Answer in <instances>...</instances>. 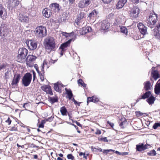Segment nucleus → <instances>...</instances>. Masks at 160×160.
Segmentation results:
<instances>
[{"label": "nucleus", "mask_w": 160, "mask_h": 160, "mask_svg": "<svg viewBox=\"0 0 160 160\" xmlns=\"http://www.w3.org/2000/svg\"><path fill=\"white\" fill-rule=\"evenodd\" d=\"M143 85L144 86V88L145 90L148 91L151 89V83L149 81H148L145 82Z\"/></svg>", "instance_id": "24"}, {"label": "nucleus", "mask_w": 160, "mask_h": 160, "mask_svg": "<svg viewBox=\"0 0 160 160\" xmlns=\"http://www.w3.org/2000/svg\"><path fill=\"white\" fill-rule=\"evenodd\" d=\"M26 43L28 49L31 50L35 49L37 47V42L36 41L33 40H27Z\"/></svg>", "instance_id": "5"}, {"label": "nucleus", "mask_w": 160, "mask_h": 160, "mask_svg": "<svg viewBox=\"0 0 160 160\" xmlns=\"http://www.w3.org/2000/svg\"><path fill=\"white\" fill-rule=\"evenodd\" d=\"M120 30L122 32L125 34L127 35L128 33V30L124 26H122L120 28Z\"/></svg>", "instance_id": "34"}, {"label": "nucleus", "mask_w": 160, "mask_h": 160, "mask_svg": "<svg viewBox=\"0 0 160 160\" xmlns=\"http://www.w3.org/2000/svg\"><path fill=\"white\" fill-rule=\"evenodd\" d=\"M45 123V122L44 120H42L41 123L39 125V128H43L44 126V124Z\"/></svg>", "instance_id": "45"}, {"label": "nucleus", "mask_w": 160, "mask_h": 160, "mask_svg": "<svg viewBox=\"0 0 160 160\" xmlns=\"http://www.w3.org/2000/svg\"><path fill=\"white\" fill-rule=\"evenodd\" d=\"M67 157L68 159H70L72 160H73L74 159V157L71 154H68L67 156Z\"/></svg>", "instance_id": "46"}, {"label": "nucleus", "mask_w": 160, "mask_h": 160, "mask_svg": "<svg viewBox=\"0 0 160 160\" xmlns=\"http://www.w3.org/2000/svg\"><path fill=\"white\" fill-rule=\"evenodd\" d=\"M69 4H73L75 2V0H68Z\"/></svg>", "instance_id": "58"}, {"label": "nucleus", "mask_w": 160, "mask_h": 160, "mask_svg": "<svg viewBox=\"0 0 160 160\" xmlns=\"http://www.w3.org/2000/svg\"><path fill=\"white\" fill-rule=\"evenodd\" d=\"M105 3H108L110 2L112 0H102Z\"/></svg>", "instance_id": "52"}, {"label": "nucleus", "mask_w": 160, "mask_h": 160, "mask_svg": "<svg viewBox=\"0 0 160 160\" xmlns=\"http://www.w3.org/2000/svg\"><path fill=\"white\" fill-rule=\"evenodd\" d=\"M42 13L44 17L46 18H48L51 16L52 12L50 9L46 8L43 9Z\"/></svg>", "instance_id": "14"}, {"label": "nucleus", "mask_w": 160, "mask_h": 160, "mask_svg": "<svg viewBox=\"0 0 160 160\" xmlns=\"http://www.w3.org/2000/svg\"><path fill=\"white\" fill-rule=\"evenodd\" d=\"M5 65L4 64H2L0 65V70H1L5 67Z\"/></svg>", "instance_id": "57"}, {"label": "nucleus", "mask_w": 160, "mask_h": 160, "mask_svg": "<svg viewBox=\"0 0 160 160\" xmlns=\"http://www.w3.org/2000/svg\"><path fill=\"white\" fill-rule=\"evenodd\" d=\"M60 111L62 115L65 116L66 115L67 111L65 107H62L61 108Z\"/></svg>", "instance_id": "32"}, {"label": "nucleus", "mask_w": 160, "mask_h": 160, "mask_svg": "<svg viewBox=\"0 0 160 160\" xmlns=\"http://www.w3.org/2000/svg\"><path fill=\"white\" fill-rule=\"evenodd\" d=\"M157 28L160 30V21L158 22L157 25Z\"/></svg>", "instance_id": "62"}, {"label": "nucleus", "mask_w": 160, "mask_h": 160, "mask_svg": "<svg viewBox=\"0 0 160 160\" xmlns=\"http://www.w3.org/2000/svg\"><path fill=\"white\" fill-rule=\"evenodd\" d=\"M98 12L96 10H94L91 12L89 13L88 17L92 19L93 17H95L97 16L98 14Z\"/></svg>", "instance_id": "26"}, {"label": "nucleus", "mask_w": 160, "mask_h": 160, "mask_svg": "<svg viewBox=\"0 0 160 160\" xmlns=\"http://www.w3.org/2000/svg\"><path fill=\"white\" fill-rule=\"evenodd\" d=\"M29 106L30 105L29 103H26L24 104L23 107L26 110H27Z\"/></svg>", "instance_id": "43"}, {"label": "nucleus", "mask_w": 160, "mask_h": 160, "mask_svg": "<svg viewBox=\"0 0 160 160\" xmlns=\"http://www.w3.org/2000/svg\"><path fill=\"white\" fill-rule=\"evenodd\" d=\"M153 34L156 38L160 39V34L158 32V30L155 29H154Z\"/></svg>", "instance_id": "28"}, {"label": "nucleus", "mask_w": 160, "mask_h": 160, "mask_svg": "<svg viewBox=\"0 0 160 160\" xmlns=\"http://www.w3.org/2000/svg\"><path fill=\"white\" fill-rule=\"evenodd\" d=\"M127 0H119L117 3L116 8L117 9L122 8L126 3Z\"/></svg>", "instance_id": "19"}, {"label": "nucleus", "mask_w": 160, "mask_h": 160, "mask_svg": "<svg viewBox=\"0 0 160 160\" xmlns=\"http://www.w3.org/2000/svg\"><path fill=\"white\" fill-rule=\"evenodd\" d=\"M37 57L33 55H29L28 56L26 60L27 65L29 67H32Z\"/></svg>", "instance_id": "7"}, {"label": "nucleus", "mask_w": 160, "mask_h": 160, "mask_svg": "<svg viewBox=\"0 0 160 160\" xmlns=\"http://www.w3.org/2000/svg\"><path fill=\"white\" fill-rule=\"evenodd\" d=\"M148 155L151 156H155L156 155V153L154 150L151 151L149 152H148Z\"/></svg>", "instance_id": "36"}, {"label": "nucleus", "mask_w": 160, "mask_h": 160, "mask_svg": "<svg viewBox=\"0 0 160 160\" xmlns=\"http://www.w3.org/2000/svg\"><path fill=\"white\" fill-rule=\"evenodd\" d=\"M151 94L150 91H148L146 92L142 96V99H145L146 98L150 97L151 96Z\"/></svg>", "instance_id": "31"}, {"label": "nucleus", "mask_w": 160, "mask_h": 160, "mask_svg": "<svg viewBox=\"0 0 160 160\" xmlns=\"http://www.w3.org/2000/svg\"><path fill=\"white\" fill-rule=\"evenodd\" d=\"M86 14L84 12H80L79 14L78 15L77 17L78 21V22L80 21L83 18H84L86 17Z\"/></svg>", "instance_id": "27"}, {"label": "nucleus", "mask_w": 160, "mask_h": 160, "mask_svg": "<svg viewBox=\"0 0 160 160\" xmlns=\"http://www.w3.org/2000/svg\"><path fill=\"white\" fill-rule=\"evenodd\" d=\"M8 3L9 7L12 8H14L17 7L18 5L19 2L18 0H9Z\"/></svg>", "instance_id": "16"}, {"label": "nucleus", "mask_w": 160, "mask_h": 160, "mask_svg": "<svg viewBox=\"0 0 160 160\" xmlns=\"http://www.w3.org/2000/svg\"><path fill=\"white\" fill-rule=\"evenodd\" d=\"M28 52V51L26 48H20L17 56L18 61L20 62H22L24 61Z\"/></svg>", "instance_id": "3"}, {"label": "nucleus", "mask_w": 160, "mask_h": 160, "mask_svg": "<svg viewBox=\"0 0 160 160\" xmlns=\"http://www.w3.org/2000/svg\"><path fill=\"white\" fill-rule=\"evenodd\" d=\"M64 86L60 82H58L54 84V88L55 90L59 92L60 91V88Z\"/></svg>", "instance_id": "22"}, {"label": "nucleus", "mask_w": 160, "mask_h": 160, "mask_svg": "<svg viewBox=\"0 0 160 160\" xmlns=\"http://www.w3.org/2000/svg\"><path fill=\"white\" fill-rule=\"evenodd\" d=\"M9 32V30L4 25H2L0 27V36H7Z\"/></svg>", "instance_id": "9"}, {"label": "nucleus", "mask_w": 160, "mask_h": 160, "mask_svg": "<svg viewBox=\"0 0 160 160\" xmlns=\"http://www.w3.org/2000/svg\"><path fill=\"white\" fill-rule=\"evenodd\" d=\"M154 92L156 94H160V79L158 81L155 85Z\"/></svg>", "instance_id": "20"}, {"label": "nucleus", "mask_w": 160, "mask_h": 160, "mask_svg": "<svg viewBox=\"0 0 160 160\" xmlns=\"http://www.w3.org/2000/svg\"><path fill=\"white\" fill-rule=\"evenodd\" d=\"M71 41V39L69 40L68 41L61 45L60 48L62 50V51H64L65 48L69 45Z\"/></svg>", "instance_id": "25"}, {"label": "nucleus", "mask_w": 160, "mask_h": 160, "mask_svg": "<svg viewBox=\"0 0 160 160\" xmlns=\"http://www.w3.org/2000/svg\"><path fill=\"white\" fill-rule=\"evenodd\" d=\"M101 132L100 130L98 129H97L96 131L95 132V134L97 135H100L101 134Z\"/></svg>", "instance_id": "51"}, {"label": "nucleus", "mask_w": 160, "mask_h": 160, "mask_svg": "<svg viewBox=\"0 0 160 160\" xmlns=\"http://www.w3.org/2000/svg\"><path fill=\"white\" fill-rule=\"evenodd\" d=\"M157 20V16L155 13L151 14L147 19V23L149 26L154 25Z\"/></svg>", "instance_id": "6"}, {"label": "nucleus", "mask_w": 160, "mask_h": 160, "mask_svg": "<svg viewBox=\"0 0 160 160\" xmlns=\"http://www.w3.org/2000/svg\"><path fill=\"white\" fill-rule=\"evenodd\" d=\"M155 100V98L152 95H151V96L147 100V101L149 104H152L154 103Z\"/></svg>", "instance_id": "30"}, {"label": "nucleus", "mask_w": 160, "mask_h": 160, "mask_svg": "<svg viewBox=\"0 0 160 160\" xmlns=\"http://www.w3.org/2000/svg\"><path fill=\"white\" fill-rule=\"evenodd\" d=\"M78 83L83 86V87H85L86 85L85 84L82 79H80L78 80Z\"/></svg>", "instance_id": "37"}, {"label": "nucleus", "mask_w": 160, "mask_h": 160, "mask_svg": "<svg viewBox=\"0 0 160 160\" xmlns=\"http://www.w3.org/2000/svg\"><path fill=\"white\" fill-rule=\"evenodd\" d=\"M100 140L102 141L108 142V140L106 137L102 138H100Z\"/></svg>", "instance_id": "53"}, {"label": "nucleus", "mask_w": 160, "mask_h": 160, "mask_svg": "<svg viewBox=\"0 0 160 160\" xmlns=\"http://www.w3.org/2000/svg\"><path fill=\"white\" fill-rule=\"evenodd\" d=\"M32 72L33 74V80L34 81L36 78L35 73L34 71H33Z\"/></svg>", "instance_id": "63"}, {"label": "nucleus", "mask_w": 160, "mask_h": 160, "mask_svg": "<svg viewBox=\"0 0 160 160\" xmlns=\"http://www.w3.org/2000/svg\"><path fill=\"white\" fill-rule=\"evenodd\" d=\"M151 74L152 77L155 80H157L160 77L158 72L157 70L152 71Z\"/></svg>", "instance_id": "23"}, {"label": "nucleus", "mask_w": 160, "mask_h": 160, "mask_svg": "<svg viewBox=\"0 0 160 160\" xmlns=\"http://www.w3.org/2000/svg\"><path fill=\"white\" fill-rule=\"evenodd\" d=\"M65 90L68 98L69 99H71L73 95L72 91L70 89H68L67 88H65Z\"/></svg>", "instance_id": "29"}, {"label": "nucleus", "mask_w": 160, "mask_h": 160, "mask_svg": "<svg viewBox=\"0 0 160 160\" xmlns=\"http://www.w3.org/2000/svg\"><path fill=\"white\" fill-rule=\"evenodd\" d=\"M120 120L122 121V122L120 123V126L122 127V128H123V125L126 123V119L124 118L123 119V120Z\"/></svg>", "instance_id": "42"}, {"label": "nucleus", "mask_w": 160, "mask_h": 160, "mask_svg": "<svg viewBox=\"0 0 160 160\" xmlns=\"http://www.w3.org/2000/svg\"><path fill=\"white\" fill-rule=\"evenodd\" d=\"M5 122L8 123V125H10L11 123V120L9 118H8V119Z\"/></svg>", "instance_id": "55"}, {"label": "nucleus", "mask_w": 160, "mask_h": 160, "mask_svg": "<svg viewBox=\"0 0 160 160\" xmlns=\"http://www.w3.org/2000/svg\"><path fill=\"white\" fill-rule=\"evenodd\" d=\"M47 93L50 94L51 95L53 94L51 91V89L50 87L47 86L45 91Z\"/></svg>", "instance_id": "35"}, {"label": "nucleus", "mask_w": 160, "mask_h": 160, "mask_svg": "<svg viewBox=\"0 0 160 160\" xmlns=\"http://www.w3.org/2000/svg\"><path fill=\"white\" fill-rule=\"evenodd\" d=\"M56 61V60H53L51 59L49 61V63L50 64L54 63Z\"/></svg>", "instance_id": "60"}, {"label": "nucleus", "mask_w": 160, "mask_h": 160, "mask_svg": "<svg viewBox=\"0 0 160 160\" xmlns=\"http://www.w3.org/2000/svg\"><path fill=\"white\" fill-rule=\"evenodd\" d=\"M131 2H132L133 3L137 4L138 3L139 1V0H130Z\"/></svg>", "instance_id": "54"}, {"label": "nucleus", "mask_w": 160, "mask_h": 160, "mask_svg": "<svg viewBox=\"0 0 160 160\" xmlns=\"http://www.w3.org/2000/svg\"><path fill=\"white\" fill-rule=\"evenodd\" d=\"M121 155L125 156L128 155V152H121Z\"/></svg>", "instance_id": "61"}, {"label": "nucleus", "mask_w": 160, "mask_h": 160, "mask_svg": "<svg viewBox=\"0 0 160 160\" xmlns=\"http://www.w3.org/2000/svg\"><path fill=\"white\" fill-rule=\"evenodd\" d=\"M21 78V76L20 74H15L12 81L11 85L14 87L18 86Z\"/></svg>", "instance_id": "8"}, {"label": "nucleus", "mask_w": 160, "mask_h": 160, "mask_svg": "<svg viewBox=\"0 0 160 160\" xmlns=\"http://www.w3.org/2000/svg\"><path fill=\"white\" fill-rule=\"evenodd\" d=\"M93 102V97H88L87 98V102L88 103L89 102Z\"/></svg>", "instance_id": "49"}, {"label": "nucleus", "mask_w": 160, "mask_h": 160, "mask_svg": "<svg viewBox=\"0 0 160 160\" xmlns=\"http://www.w3.org/2000/svg\"><path fill=\"white\" fill-rule=\"evenodd\" d=\"M109 26V23L106 21L104 20L101 22L100 28L102 30H105L108 29Z\"/></svg>", "instance_id": "17"}, {"label": "nucleus", "mask_w": 160, "mask_h": 160, "mask_svg": "<svg viewBox=\"0 0 160 160\" xmlns=\"http://www.w3.org/2000/svg\"><path fill=\"white\" fill-rule=\"evenodd\" d=\"M45 62H44L42 65H41V71L42 72L41 73H44V64Z\"/></svg>", "instance_id": "50"}, {"label": "nucleus", "mask_w": 160, "mask_h": 160, "mask_svg": "<svg viewBox=\"0 0 160 160\" xmlns=\"http://www.w3.org/2000/svg\"><path fill=\"white\" fill-rule=\"evenodd\" d=\"M93 102H96L99 101V99L96 97L93 96Z\"/></svg>", "instance_id": "44"}, {"label": "nucleus", "mask_w": 160, "mask_h": 160, "mask_svg": "<svg viewBox=\"0 0 160 160\" xmlns=\"http://www.w3.org/2000/svg\"><path fill=\"white\" fill-rule=\"evenodd\" d=\"M108 123L109 124V125L112 128H113V127L114 126V124L113 123H112V122H109V121H108Z\"/></svg>", "instance_id": "59"}, {"label": "nucleus", "mask_w": 160, "mask_h": 160, "mask_svg": "<svg viewBox=\"0 0 160 160\" xmlns=\"http://www.w3.org/2000/svg\"><path fill=\"white\" fill-rule=\"evenodd\" d=\"M148 148L146 145H144L143 143L140 144L136 145V149L138 151H142Z\"/></svg>", "instance_id": "21"}, {"label": "nucleus", "mask_w": 160, "mask_h": 160, "mask_svg": "<svg viewBox=\"0 0 160 160\" xmlns=\"http://www.w3.org/2000/svg\"><path fill=\"white\" fill-rule=\"evenodd\" d=\"M85 7H87L91 3L90 1L89 0H84Z\"/></svg>", "instance_id": "41"}, {"label": "nucleus", "mask_w": 160, "mask_h": 160, "mask_svg": "<svg viewBox=\"0 0 160 160\" xmlns=\"http://www.w3.org/2000/svg\"><path fill=\"white\" fill-rule=\"evenodd\" d=\"M110 151L114 152V151H115V150H112V149H109V150H104V151H103V152L104 153H105L106 154H107L108 152Z\"/></svg>", "instance_id": "47"}, {"label": "nucleus", "mask_w": 160, "mask_h": 160, "mask_svg": "<svg viewBox=\"0 0 160 160\" xmlns=\"http://www.w3.org/2000/svg\"><path fill=\"white\" fill-rule=\"evenodd\" d=\"M58 98L55 97L51 98H50V101L52 103L57 102L58 101Z\"/></svg>", "instance_id": "39"}, {"label": "nucleus", "mask_w": 160, "mask_h": 160, "mask_svg": "<svg viewBox=\"0 0 160 160\" xmlns=\"http://www.w3.org/2000/svg\"><path fill=\"white\" fill-rule=\"evenodd\" d=\"M92 30L91 28L88 26L83 28L80 31V33L82 35H84L87 33L91 32Z\"/></svg>", "instance_id": "18"}, {"label": "nucleus", "mask_w": 160, "mask_h": 160, "mask_svg": "<svg viewBox=\"0 0 160 160\" xmlns=\"http://www.w3.org/2000/svg\"><path fill=\"white\" fill-rule=\"evenodd\" d=\"M47 86V85H45L44 86H42L41 87V88L43 91L45 92L46 91V88Z\"/></svg>", "instance_id": "56"}, {"label": "nucleus", "mask_w": 160, "mask_h": 160, "mask_svg": "<svg viewBox=\"0 0 160 160\" xmlns=\"http://www.w3.org/2000/svg\"><path fill=\"white\" fill-rule=\"evenodd\" d=\"M31 147H33V148H37L38 147V146L33 144H31Z\"/></svg>", "instance_id": "64"}, {"label": "nucleus", "mask_w": 160, "mask_h": 160, "mask_svg": "<svg viewBox=\"0 0 160 160\" xmlns=\"http://www.w3.org/2000/svg\"><path fill=\"white\" fill-rule=\"evenodd\" d=\"M78 6L79 8H83L85 7L84 0L80 1L78 3Z\"/></svg>", "instance_id": "33"}, {"label": "nucleus", "mask_w": 160, "mask_h": 160, "mask_svg": "<svg viewBox=\"0 0 160 160\" xmlns=\"http://www.w3.org/2000/svg\"><path fill=\"white\" fill-rule=\"evenodd\" d=\"M35 33L36 36L39 38H42L47 35V31L45 27L40 26L37 27L35 29Z\"/></svg>", "instance_id": "2"}, {"label": "nucleus", "mask_w": 160, "mask_h": 160, "mask_svg": "<svg viewBox=\"0 0 160 160\" xmlns=\"http://www.w3.org/2000/svg\"><path fill=\"white\" fill-rule=\"evenodd\" d=\"M7 15L6 10L0 4V17L4 20L6 18Z\"/></svg>", "instance_id": "12"}, {"label": "nucleus", "mask_w": 160, "mask_h": 160, "mask_svg": "<svg viewBox=\"0 0 160 160\" xmlns=\"http://www.w3.org/2000/svg\"><path fill=\"white\" fill-rule=\"evenodd\" d=\"M158 127H160V123L158 122L155 123L153 125V128L155 129Z\"/></svg>", "instance_id": "40"}, {"label": "nucleus", "mask_w": 160, "mask_h": 160, "mask_svg": "<svg viewBox=\"0 0 160 160\" xmlns=\"http://www.w3.org/2000/svg\"><path fill=\"white\" fill-rule=\"evenodd\" d=\"M140 32L143 35L146 34L148 33L147 27L145 26L142 23H139L137 26Z\"/></svg>", "instance_id": "10"}, {"label": "nucleus", "mask_w": 160, "mask_h": 160, "mask_svg": "<svg viewBox=\"0 0 160 160\" xmlns=\"http://www.w3.org/2000/svg\"><path fill=\"white\" fill-rule=\"evenodd\" d=\"M18 19L22 22H27L29 21V18L25 14L20 13L18 16Z\"/></svg>", "instance_id": "13"}, {"label": "nucleus", "mask_w": 160, "mask_h": 160, "mask_svg": "<svg viewBox=\"0 0 160 160\" xmlns=\"http://www.w3.org/2000/svg\"><path fill=\"white\" fill-rule=\"evenodd\" d=\"M44 44L46 49L50 51L52 50L55 46L54 38L51 37H47L44 40Z\"/></svg>", "instance_id": "1"}, {"label": "nucleus", "mask_w": 160, "mask_h": 160, "mask_svg": "<svg viewBox=\"0 0 160 160\" xmlns=\"http://www.w3.org/2000/svg\"><path fill=\"white\" fill-rule=\"evenodd\" d=\"M40 79L42 82H43L44 80V73H41L40 72L39 73H38Z\"/></svg>", "instance_id": "38"}, {"label": "nucleus", "mask_w": 160, "mask_h": 160, "mask_svg": "<svg viewBox=\"0 0 160 160\" xmlns=\"http://www.w3.org/2000/svg\"><path fill=\"white\" fill-rule=\"evenodd\" d=\"M34 67L35 68L36 70V71L38 73H39L40 72L38 70V65L37 64H35L34 65Z\"/></svg>", "instance_id": "48"}, {"label": "nucleus", "mask_w": 160, "mask_h": 160, "mask_svg": "<svg viewBox=\"0 0 160 160\" xmlns=\"http://www.w3.org/2000/svg\"><path fill=\"white\" fill-rule=\"evenodd\" d=\"M32 79V75L30 73H26L22 79V84L25 87L28 86L31 83Z\"/></svg>", "instance_id": "4"}, {"label": "nucleus", "mask_w": 160, "mask_h": 160, "mask_svg": "<svg viewBox=\"0 0 160 160\" xmlns=\"http://www.w3.org/2000/svg\"><path fill=\"white\" fill-rule=\"evenodd\" d=\"M139 13V9L137 7H134L130 11V15L133 18H135L138 16Z\"/></svg>", "instance_id": "11"}, {"label": "nucleus", "mask_w": 160, "mask_h": 160, "mask_svg": "<svg viewBox=\"0 0 160 160\" xmlns=\"http://www.w3.org/2000/svg\"><path fill=\"white\" fill-rule=\"evenodd\" d=\"M59 5L57 3H53L49 5V8L51 12H57L59 10Z\"/></svg>", "instance_id": "15"}]
</instances>
